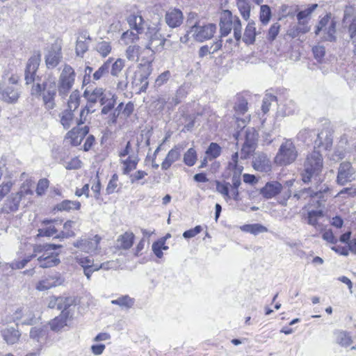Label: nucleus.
Listing matches in <instances>:
<instances>
[{
    "label": "nucleus",
    "mask_w": 356,
    "mask_h": 356,
    "mask_svg": "<svg viewBox=\"0 0 356 356\" xmlns=\"http://www.w3.org/2000/svg\"><path fill=\"white\" fill-rule=\"evenodd\" d=\"M81 125L77 124L76 127H73L66 134L65 140L70 145L74 147L80 145L83 138L88 134L89 127L86 125L81 127Z\"/></svg>",
    "instance_id": "2eb2a0df"
},
{
    "label": "nucleus",
    "mask_w": 356,
    "mask_h": 356,
    "mask_svg": "<svg viewBox=\"0 0 356 356\" xmlns=\"http://www.w3.org/2000/svg\"><path fill=\"white\" fill-rule=\"evenodd\" d=\"M135 238V234L131 231L124 232L117 238V248L122 250L131 249L134 243Z\"/></svg>",
    "instance_id": "393cba45"
},
{
    "label": "nucleus",
    "mask_w": 356,
    "mask_h": 356,
    "mask_svg": "<svg viewBox=\"0 0 356 356\" xmlns=\"http://www.w3.org/2000/svg\"><path fill=\"white\" fill-rule=\"evenodd\" d=\"M49 186V181L47 178L40 179L36 187V193L38 195L41 196L45 193Z\"/></svg>",
    "instance_id": "680f3d73"
},
{
    "label": "nucleus",
    "mask_w": 356,
    "mask_h": 356,
    "mask_svg": "<svg viewBox=\"0 0 356 356\" xmlns=\"http://www.w3.org/2000/svg\"><path fill=\"white\" fill-rule=\"evenodd\" d=\"M125 54L129 60H133L136 57L140 60L144 58L141 57L140 47L138 45H129L126 49Z\"/></svg>",
    "instance_id": "3c124183"
},
{
    "label": "nucleus",
    "mask_w": 356,
    "mask_h": 356,
    "mask_svg": "<svg viewBox=\"0 0 356 356\" xmlns=\"http://www.w3.org/2000/svg\"><path fill=\"white\" fill-rule=\"evenodd\" d=\"M334 334L336 343L340 346L348 348L353 344V339L350 332L345 330H337Z\"/></svg>",
    "instance_id": "72a5a7b5"
},
{
    "label": "nucleus",
    "mask_w": 356,
    "mask_h": 356,
    "mask_svg": "<svg viewBox=\"0 0 356 356\" xmlns=\"http://www.w3.org/2000/svg\"><path fill=\"white\" fill-rule=\"evenodd\" d=\"M42 86V100L44 106L47 110L53 109L55 106V97L56 95V83L55 81L49 83L44 82Z\"/></svg>",
    "instance_id": "a211bd4d"
},
{
    "label": "nucleus",
    "mask_w": 356,
    "mask_h": 356,
    "mask_svg": "<svg viewBox=\"0 0 356 356\" xmlns=\"http://www.w3.org/2000/svg\"><path fill=\"white\" fill-rule=\"evenodd\" d=\"M221 152L222 148L218 143H211L205 153L209 160H213L218 158Z\"/></svg>",
    "instance_id": "49530a36"
},
{
    "label": "nucleus",
    "mask_w": 356,
    "mask_h": 356,
    "mask_svg": "<svg viewBox=\"0 0 356 356\" xmlns=\"http://www.w3.org/2000/svg\"><path fill=\"white\" fill-rule=\"evenodd\" d=\"M88 44L86 41H76L75 50L77 56H83V55L88 51Z\"/></svg>",
    "instance_id": "774afa93"
},
{
    "label": "nucleus",
    "mask_w": 356,
    "mask_h": 356,
    "mask_svg": "<svg viewBox=\"0 0 356 356\" xmlns=\"http://www.w3.org/2000/svg\"><path fill=\"white\" fill-rule=\"evenodd\" d=\"M234 30V38L237 42L241 39L242 25L238 17L233 15L229 10H225L222 13L220 21V31L221 37L228 35L232 30Z\"/></svg>",
    "instance_id": "20e7f679"
},
{
    "label": "nucleus",
    "mask_w": 356,
    "mask_h": 356,
    "mask_svg": "<svg viewBox=\"0 0 356 356\" xmlns=\"http://www.w3.org/2000/svg\"><path fill=\"white\" fill-rule=\"evenodd\" d=\"M323 33V40L333 42L336 40L337 21L331 13L321 17L316 26L315 34Z\"/></svg>",
    "instance_id": "0eeeda50"
},
{
    "label": "nucleus",
    "mask_w": 356,
    "mask_h": 356,
    "mask_svg": "<svg viewBox=\"0 0 356 356\" xmlns=\"http://www.w3.org/2000/svg\"><path fill=\"white\" fill-rule=\"evenodd\" d=\"M138 156H128L126 159H120V163L122 165V172L123 175H130L131 172L136 169L139 163Z\"/></svg>",
    "instance_id": "bb28decb"
},
{
    "label": "nucleus",
    "mask_w": 356,
    "mask_h": 356,
    "mask_svg": "<svg viewBox=\"0 0 356 356\" xmlns=\"http://www.w3.org/2000/svg\"><path fill=\"white\" fill-rule=\"evenodd\" d=\"M32 184L29 181L24 182L18 192L8 197L3 202L1 211L10 213L16 211L22 202L25 205L33 202V191Z\"/></svg>",
    "instance_id": "f03ea898"
},
{
    "label": "nucleus",
    "mask_w": 356,
    "mask_h": 356,
    "mask_svg": "<svg viewBox=\"0 0 356 356\" xmlns=\"http://www.w3.org/2000/svg\"><path fill=\"white\" fill-rule=\"evenodd\" d=\"M216 31V26L213 24L200 25L196 22L191 27L188 33H192L193 37L197 41L203 42L211 39Z\"/></svg>",
    "instance_id": "4468645a"
},
{
    "label": "nucleus",
    "mask_w": 356,
    "mask_h": 356,
    "mask_svg": "<svg viewBox=\"0 0 356 356\" xmlns=\"http://www.w3.org/2000/svg\"><path fill=\"white\" fill-rule=\"evenodd\" d=\"M40 61L41 54L40 51H35L29 58L25 69V81L26 84L34 83Z\"/></svg>",
    "instance_id": "dca6fc26"
},
{
    "label": "nucleus",
    "mask_w": 356,
    "mask_h": 356,
    "mask_svg": "<svg viewBox=\"0 0 356 356\" xmlns=\"http://www.w3.org/2000/svg\"><path fill=\"white\" fill-rule=\"evenodd\" d=\"M324 217L323 211L319 210H311L307 213H302V218L306 220L307 223L309 225L317 228L321 226L320 220Z\"/></svg>",
    "instance_id": "c85d7f7f"
},
{
    "label": "nucleus",
    "mask_w": 356,
    "mask_h": 356,
    "mask_svg": "<svg viewBox=\"0 0 356 356\" xmlns=\"http://www.w3.org/2000/svg\"><path fill=\"white\" fill-rule=\"evenodd\" d=\"M124 60L122 58H118L112 64L111 74L113 76H117L124 67Z\"/></svg>",
    "instance_id": "052dcab7"
},
{
    "label": "nucleus",
    "mask_w": 356,
    "mask_h": 356,
    "mask_svg": "<svg viewBox=\"0 0 356 356\" xmlns=\"http://www.w3.org/2000/svg\"><path fill=\"white\" fill-rule=\"evenodd\" d=\"M256 35L255 23L250 22L245 27L243 40L247 44H253L255 41Z\"/></svg>",
    "instance_id": "4c0bfd02"
},
{
    "label": "nucleus",
    "mask_w": 356,
    "mask_h": 356,
    "mask_svg": "<svg viewBox=\"0 0 356 356\" xmlns=\"http://www.w3.org/2000/svg\"><path fill=\"white\" fill-rule=\"evenodd\" d=\"M18 87H7L1 94L2 99L8 103H13L19 98Z\"/></svg>",
    "instance_id": "ea45409f"
},
{
    "label": "nucleus",
    "mask_w": 356,
    "mask_h": 356,
    "mask_svg": "<svg viewBox=\"0 0 356 356\" xmlns=\"http://www.w3.org/2000/svg\"><path fill=\"white\" fill-rule=\"evenodd\" d=\"M166 24L171 28H176L179 26L184 19L183 13L181 10L178 8H170L165 15Z\"/></svg>",
    "instance_id": "5701e85b"
},
{
    "label": "nucleus",
    "mask_w": 356,
    "mask_h": 356,
    "mask_svg": "<svg viewBox=\"0 0 356 356\" xmlns=\"http://www.w3.org/2000/svg\"><path fill=\"white\" fill-rule=\"evenodd\" d=\"M354 169L349 161H344L340 163L337 176V183L340 186H344L353 180L352 176L354 175Z\"/></svg>",
    "instance_id": "6ab92c4d"
},
{
    "label": "nucleus",
    "mask_w": 356,
    "mask_h": 356,
    "mask_svg": "<svg viewBox=\"0 0 356 356\" xmlns=\"http://www.w3.org/2000/svg\"><path fill=\"white\" fill-rule=\"evenodd\" d=\"M161 32V24L158 23L154 26H148L147 35L149 36V42L147 49L152 52L161 51L164 49L166 39L164 38Z\"/></svg>",
    "instance_id": "9b49d317"
},
{
    "label": "nucleus",
    "mask_w": 356,
    "mask_h": 356,
    "mask_svg": "<svg viewBox=\"0 0 356 356\" xmlns=\"http://www.w3.org/2000/svg\"><path fill=\"white\" fill-rule=\"evenodd\" d=\"M282 184L277 181H270L260 189V195L265 199H272L278 195L282 191Z\"/></svg>",
    "instance_id": "412c9836"
},
{
    "label": "nucleus",
    "mask_w": 356,
    "mask_h": 356,
    "mask_svg": "<svg viewBox=\"0 0 356 356\" xmlns=\"http://www.w3.org/2000/svg\"><path fill=\"white\" fill-rule=\"evenodd\" d=\"M153 60L152 55L147 58H141L140 63L134 74L133 81L136 84L141 85L138 93L145 92L148 88L147 79L152 72Z\"/></svg>",
    "instance_id": "39448f33"
},
{
    "label": "nucleus",
    "mask_w": 356,
    "mask_h": 356,
    "mask_svg": "<svg viewBox=\"0 0 356 356\" xmlns=\"http://www.w3.org/2000/svg\"><path fill=\"white\" fill-rule=\"evenodd\" d=\"M81 103V95L78 90L73 91L70 95V98L68 99V107L69 110L74 111L78 108Z\"/></svg>",
    "instance_id": "603ef678"
},
{
    "label": "nucleus",
    "mask_w": 356,
    "mask_h": 356,
    "mask_svg": "<svg viewBox=\"0 0 356 356\" xmlns=\"http://www.w3.org/2000/svg\"><path fill=\"white\" fill-rule=\"evenodd\" d=\"M253 168L259 172H268L271 171V162L264 154H258L252 161Z\"/></svg>",
    "instance_id": "a878e982"
},
{
    "label": "nucleus",
    "mask_w": 356,
    "mask_h": 356,
    "mask_svg": "<svg viewBox=\"0 0 356 356\" xmlns=\"http://www.w3.org/2000/svg\"><path fill=\"white\" fill-rule=\"evenodd\" d=\"M74 261L83 268V273L88 280H90L94 272L101 269L107 270L111 268V261L95 263V260L89 256H76L74 257Z\"/></svg>",
    "instance_id": "6e6552de"
},
{
    "label": "nucleus",
    "mask_w": 356,
    "mask_h": 356,
    "mask_svg": "<svg viewBox=\"0 0 356 356\" xmlns=\"http://www.w3.org/2000/svg\"><path fill=\"white\" fill-rule=\"evenodd\" d=\"M203 228L201 225H197L195 227L188 229L183 233V236L186 238H191L201 233Z\"/></svg>",
    "instance_id": "338daca9"
},
{
    "label": "nucleus",
    "mask_w": 356,
    "mask_h": 356,
    "mask_svg": "<svg viewBox=\"0 0 356 356\" xmlns=\"http://www.w3.org/2000/svg\"><path fill=\"white\" fill-rule=\"evenodd\" d=\"M318 4H311L307 9L300 11L297 14V19L298 22L308 21V19L311 14L316 9Z\"/></svg>",
    "instance_id": "6e6d98bb"
},
{
    "label": "nucleus",
    "mask_w": 356,
    "mask_h": 356,
    "mask_svg": "<svg viewBox=\"0 0 356 356\" xmlns=\"http://www.w3.org/2000/svg\"><path fill=\"white\" fill-rule=\"evenodd\" d=\"M236 5L243 19L248 20L250 17L251 7L248 0H237Z\"/></svg>",
    "instance_id": "c03bdc74"
},
{
    "label": "nucleus",
    "mask_w": 356,
    "mask_h": 356,
    "mask_svg": "<svg viewBox=\"0 0 356 356\" xmlns=\"http://www.w3.org/2000/svg\"><path fill=\"white\" fill-rule=\"evenodd\" d=\"M323 168V159L321 154L313 151L309 154L304 163V169L300 173L301 179L305 184H308L312 179L318 177Z\"/></svg>",
    "instance_id": "7ed1b4c3"
},
{
    "label": "nucleus",
    "mask_w": 356,
    "mask_h": 356,
    "mask_svg": "<svg viewBox=\"0 0 356 356\" xmlns=\"http://www.w3.org/2000/svg\"><path fill=\"white\" fill-rule=\"evenodd\" d=\"M183 160L187 166H193L197 160L196 150L193 147L189 148L184 154Z\"/></svg>",
    "instance_id": "8fccbe9b"
},
{
    "label": "nucleus",
    "mask_w": 356,
    "mask_h": 356,
    "mask_svg": "<svg viewBox=\"0 0 356 356\" xmlns=\"http://www.w3.org/2000/svg\"><path fill=\"white\" fill-rule=\"evenodd\" d=\"M241 230L254 235L268 232L267 227L259 223L244 225L241 227Z\"/></svg>",
    "instance_id": "a19ab883"
},
{
    "label": "nucleus",
    "mask_w": 356,
    "mask_h": 356,
    "mask_svg": "<svg viewBox=\"0 0 356 356\" xmlns=\"http://www.w3.org/2000/svg\"><path fill=\"white\" fill-rule=\"evenodd\" d=\"M4 79L8 80V83L11 84L13 87H18L19 76L16 72H13V70L4 73Z\"/></svg>",
    "instance_id": "13d9d810"
},
{
    "label": "nucleus",
    "mask_w": 356,
    "mask_h": 356,
    "mask_svg": "<svg viewBox=\"0 0 356 356\" xmlns=\"http://www.w3.org/2000/svg\"><path fill=\"white\" fill-rule=\"evenodd\" d=\"M63 58L62 47L60 44H53L45 56V64L49 69L56 67Z\"/></svg>",
    "instance_id": "aec40b11"
},
{
    "label": "nucleus",
    "mask_w": 356,
    "mask_h": 356,
    "mask_svg": "<svg viewBox=\"0 0 356 356\" xmlns=\"http://www.w3.org/2000/svg\"><path fill=\"white\" fill-rule=\"evenodd\" d=\"M137 31L135 33L132 29L124 31L121 35V40L125 44H129L136 42L139 40L140 37Z\"/></svg>",
    "instance_id": "de8ad7c7"
},
{
    "label": "nucleus",
    "mask_w": 356,
    "mask_h": 356,
    "mask_svg": "<svg viewBox=\"0 0 356 356\" xmlns=\"http://www.w3.org/2000/svg\"><path fill=\"white\" fill-rule=\"evenodd\" d=\"M216 191L223 197L225 201L239 200L240 184L232 181V184L225 181H216Z\"/></svg>",
    "instance_id": "f8f14e48"
},
{
    "label": "nucleus",
    "mask_w": 356,
    "mask_h": 356,
    "mask_svg": "<svg viewBox=\"0 0 356 356\" xmlns=\"http://www.w3.org/2000/svg\"><path fill=\"white\" fill-rule=\"evenodd\" d=\"M309 30H310V27L308 25V21L302 22L298 21L297 25L291 27L288 30V35L290 37L294 38L299 36L301 34H305V33L309 32Z\"/></svg>",
    "instance_id": "c9c22d12"
},
{
    "label": "nucleus",
    "mask_w": 356,
    "mask_h": 356,
    "mask_svg": "<svg viewBox=\"0 0 356 356\" xmlns=\"http://www.w3.org/2000/svg\"><path fill=\"white\" fill-rule=\"evenodd\" d=\"M103 88L96 87L93 90H85L83 97L87 100L86 106L81 108L78 124H83L87 120V116L96 111L95 104L99 102Z\"/></svg>",
    "instance_id": "423d86ee"
},
{
    "label": "nucleus",
    "mask_w": 356,
    "mask_h": 356,
    "mask_svg": "<svg viewBox=\"0 0 356 356\" xmlns=\"http://www.w3.org/2000/svg\"><path fill=\"white\" fill-rule=\"evenodd\" d=\"M234 111L239 115H243L248 110V102L245 99H241L234 106Z\"/></svg>",
    "instance_id": "0e129e2a"
},
{
    "label": "nucleus",
    "mask_w": 356,
    "mask_h": 356,
    "mask_svg": "<svg viewBox=\"0 0 356 356\" xmlns=\"http://www.w3.org/2000/svg\"><path fill=\"white\" fill-rule=\"evenodd\" d=\"M127 22L131 29L135 30L138 33L143 32L145 20L140 13L131 14L127 18Z\"/></svg>",
    "instance_id": "473e14b6"
},
{
    "label": "nucleus",
    "mask_w": 356,
    "mask_h": 356,
    "mask_svg": "<svg viewBox=\"0 0 356 356\" xmlns=\"http://www.w3.org/2000/svg\"><path fill=\"white\" fill-rule=\"evenodd\" d=\"M280 24L277 22L273 24L267 33V39L269 41H273L277 36L280 31Z\"/></svg>",
    "instance_id": "e2e57ef3"
},
{
    "label": "nucleus",
    "mask_w": 356,
    "mask_h": 356,
    "mask_svg": "<svg viewBox=\"0 0 356 356\" xmlns=\"http://www.w3.org/2000/svg\"><path fill=\"white\" fill-rule=\"evenodd\" d=\"M101 240V236L97 234L95 236H84L74 242L73 245L83 252H90L99 248Z\"/></svg>",
    "instance_id": "f3484780"
},
{
    "label": "nucleus",
    "mask_w": 356,
    "mask_h": 356,
    "mask_svg": "<svg viewBox=\"0 0 356 356\" xmlns=\"http://www.w3.org/2000/svg\"><path fill=\"white\" fill-rule=\"evenodd\" d=\"M120 191V184L119 183V177L117 174H113L108 181L106 188V193L108 195L118 193Z\"/></svg>",
    "instance_id": "79ce46f5"
},
{
    "label": "nucleus",
    "mask_w": 356,
    "mask_h": 356,
    "mask_svg": "<svg viewBox=\"0 0 356 356\" xmlns=\"http://www.w3.org/2000/svg\"><path fill=\"white\" fill-rule=\"evenodd\" d=\"M76 73L72 67L65 64L60 72L58 90L60 95H66L72 88L75 82Z\"/></svg>",
    "instance_id": "9d476101"
},
{
    "label": "nucleus",
    "mask_w": 356,
    "mask_h": 356,
    "mask_svg": "<svg viewBox=\"0 0 356 356\" xmlns=\"http://www.w3.org/2000/svg\"><path fill=\"white\" fill-rule=\"evenodd\" d=\"M61 245L54 244H46L34 248V253L24 258L20 261L16 262L17 268H22L26 264L35 257L38 253L41 254L38 257L40 266L42 268H50L59 264L58 254L54 252L55 250L60 248Z\"/></svg>",
    "instance_id": "f257e3e1"
},
{
    "label": "nucleus",
    "mask_w": 356,
    "mask_h": 356,
    "mask_svg": "<svg viewBox=\"0 0 356 356\" xmlns=\"http://www.w3.org/2000/svg\"><path fill=\"white\" fill-rule=\"evenodd\" d=\"M297 156L298 152L294 144L290 140H286L281 145L274 161L279 165H288L293 163Z\"/></svg>",
    "instance_id": "1a4fd4ad"
},
{
    "label": "nucleus",
    "mask_w": 356,
    "mask_h": 356,
    "mask_svg": "<svg viewBox=\"0 0 356 356\" xmlns=\"http://www.w3.org/2000/svg\"><path fill=\"white\" fill-rule=\"evenodd\" d=\"M55 220H44L42 221L43 227L38 229V233L36 235L37 238L40 237H51L56 235L58 233L54 222Z\"/></svg>",
    "instance_id": "7c9ffc66"
},
{
    "label": "nucleus",
    "mask_w": 356,
    "mask_h": 356,
    "mask_svg": "<svg viewBox=\"0 0 356 356\" xmlns=\"http://www.w3.org/2000/svg\"><path fill=\"white\" fill-rule=\"evenodd\" d=\"M258 133L254 129L245 132V141L241 149V159H247L252 156L257 147Z\"/></svg>",
    "instance_id": "ddd939ff"
},
{
    "label": "nucleus",
    "mask_w": 356,
    "mask_h": 356,
    "mask_svg": "<svg viewBox=\"0 0 356 356\" xmlns=\"http://www.w3.org/2000/svg\"><path fill=\"white\" fill-rule=\"evenodd\" d=\"M243 171V166L239 163H227L225 168V177L232 176V181L241 184V176Z\"/></svg>",
    "instance_id": "2f4dec72"
},
{
    "label": "nucleus",
    "mask_w": 356,
    "mask_h": 356,
    "mask_svg": "<svg viewBox=\"0 0 356 356\" xmlns=\"http://www.w3.org/2000/svg\"><path fill=\"white\" fill-rule=\"evenodd\" d=\"M74 111L71 110L64 111L60 116V123L65 129H68L74 120Z\"/></svg>",
    "instance_id": "864d4df0"
},
{
    "label": "nucleus",
    "mask_w": 356,
    "mask_h": 356,
    "mask_svg": "<svg viewBox=\"0 0 356 356\" xmlns=\"http://www.w3.org/2000/svg\"><path fill=\"white\" fill-rule=\"evenodd\" d=\"M181 159L180 150L178 147L172 148L166 154L165 159L162 161L161 166L163 170H168L175 162Z\"/></svg>",
    "instance_id": "c756f323"
},
{
    "label": "nucleus",
    "mask_w": 356,
    "mask_h": 356,
    "mask_svg": "<svg viewBox=\"0 0 356 356\" xmlns=\"http://www.w3.org/2000/svg\"><path fill=\"white\" fill-rule=\"evenodd\" d=\"M3 339L8 344H14L17 343L20 337L19 331L15 328L7 329L3 332Z\"/></svg>",
    "instance_id": "a18cd8bd"
},
{
    "label": "nucleus",
    "mask_w": 356,
    "mask_h": 356,
    "mask_svg": "<svg viewBox=\"0 0 356 356\" xmlns=\"http://www.w3.org/2000/svg\"><path fill=\"white\" fill-rule=\"evenodd\" d=\"M271 18V10L268 5H261L259 12V19L264 25H266Z\"/></svg>",
    "instance_id": "4d7b16f0"
},
{
    "label": "nucleus",
    "mask_w": 356,
    "mask_h": 356,
    "mask_svg": "<svg viewBox=\"0 0 356 356\" xmlns=\"http://www.w3.org/2000/svg\"><path fill=\"white\" fill-rule=\"evenodd\" d=\"M113 60V58H109L99 67V69L93 74L94 80H99L104 74L108 72L110 64Z\"/></svg>",
    "instance_id": "5fc2aeb1"
},
{
    "label": "nucleus",
    "mask_w": 356,
    "mask_h": 356,
    "mask_svg": "<svg viewBox=\"0 0 356 356\" xmlns=\"http://www.w3.org/2000/svg\"><path fill=\"white\" fill-rule=\"evenodd\" d=\"M62 164L66 170H73L81 169L83 165V162L80 159L79 156H67L63 159Z\"/></svg>",
    "instance_id": "e433bc0d"
},
{
    "label": "nucleus",
    "mask_w": 356,
    "mask_h": 356,
    "mask_svg": "<svg viewBox=\"0 0 356 356\" xmlns=\"http://www.w3.org/2000/svg\"><path fill=\"white\" fill-rule=\"evenodd\" d=\"M169 247L165 244V238H159L152 245V250L155 256L161 259L163 257V250H168Z\"/></svg>",
    "instance_id": "58836bf2"
},
{
    "label": "nucleus",
    "mask_w": 356,
    "mask_h": 356,
    "mask_svg": "<svg viewBox=\"0 0 356 356\" xmlns=\"http://www.w3.org/2000/svg\"><path fill=\"white\" fill-rule=\"evenodd\" d=\"M74 222L72 220H67L63 225V229L61 231V236L63 237H72L75 235L73 230Z\"/></svg>",
    "instance_id": "bf43d9fd"
},
{
    "label": "nucleus",
    "mask_w": 356,
    "mask_h": 356,
    "mask_svg": "<svg viewBox=\"0 0 356 356\" xmlns=\"http://www.w3.org/2000/svg\"><path fill=\"white\" fill-rule=\"evenodd\" d=\"M117 97L111 92H106L103 88L99 102L103 106L101 110L102 115L108 114L116 104Z\"/></svg>",
    "instance_id": "4be33fe9"
},
{
    "label": "nucleus",
    "mask_w": 356,
    "mask_h": 356,
    "mask_svg": "<svg viewBox=\"0 0 356 356\" xmlns=\"http://www.w3.org/2000/svg\"><path fill=\"white\" fill-rule=\"evenodd\" d=\"M134 108V104L132 102H129L123 106L121 114L124 119H127L133 114Z\"/></svg>",
    "instance_id": "69168bd1"
},
{
    "label": "nucleus",
    "mask_w": 356,
    "mask_h": 356,
    "mask_svg": "<svg viewBox=\"0 0 356 356\" xmlns=\"http://www.w3.org/2000/svg\"><path fill=\"white\" fill-rule=\"evenodd\" d=\"M81 203L77 200H65L56 204L52 209L54 213L57 212H70L74 210H79Z\"/></svg>",
    "instance_id": "cd10ccee"
},
{
    "label": "nucleus",
    "mask_w": 356,
    "mask_h": 356,
    "mask_svg": "<svg viewBox=\"0 0 356 356\" xmlns=\"http://www.w3.org/2000/svg\"><path fill=\"white\" fill-rule=\"evenodd\" d=\"M84 175L87 181L90 184H92L91 189L94 193V197L97 200L99 199L101 196L102 184L98 173L92 175L86 172Z\"/></svg>",
    "instance_id": "f704fd0d"
},
{
    "label": "nucleus",
    "mask_w": 356,
    "mask_h": 356,
    "mask_svg": "<svg viewBox=\"0 0 356 356\" xmlns=\"http://www.w3.org/2000/svg\"><path fill=\"white\" fill-rule=\"evenodd\" d=\"M71 318L69 311L63 310L60 315L56 316L49 322L51 330L55 332L61 330L64 327L67 325V323Z\"/></svg>",
    "instance_id": "b1692460"
},
{
    "label": "nucleus",
    "mask_w": 356,
    "mask_h": 356,
    "mask_svg": "<svg viewBox=\"0 0 356 356\" xmlns=\"http://www.w3.org/2000/svg\"><path fill=\"white\" fill-rule=\"evenodd\" d=\"M96 51L103 58H106L108 56L112 51V45L111 42L108 41H101L97 44Z\"/></svg>",
    "instance_id": "09e8293b"
},
{
    "label": "nucleus",
    "mask_w": 356,
    "mask_h": 356,
    "mask_svg": "<svg viewBox=\"0 0 356 356\" xmlns=\"http://www.w3.org/2000/svg\"><path fill=\"white\" fill-rule=\"evenodd\" d=\"M111 304L118 305L121 308L129 309L134 305V299L128 295L121 296L115 300H112Z\"/></svg>",
    "instance_id": "37998d69"
}]
</instances>
